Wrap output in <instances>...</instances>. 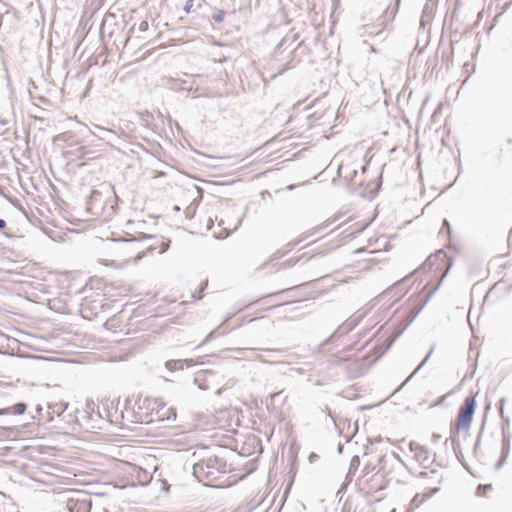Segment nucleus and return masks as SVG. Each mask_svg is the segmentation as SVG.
I'll return each mask as SVG.
<instances>
[{
    "label": "nucleus",
    "instance_id": "37998d69",
    "mask_svg": "<svg viewBox=\"0 0 512 512\" xmlns=\"http://www.w3.org/2000/svg\"><path fill=\"white\" fill-rule=\"evenodd\" d=\"M440 489L437 488V487H434V488H428L426 490V492L422 495V497H424V500L427 499V498H430L432 497L433 495H435L436 493H438Z\"/></svg>",
    "mask_w": 512,
    "mask_h": 512
},
{
    "label": "nucleus",
    "instance_id": "1a4fd4ad",
    "mask_svg": "<svg viewBox=\"0 0 512 512\" xmlns=\"http://www.w3.org/2000/svg\"><path fill=\"white\" fill-rule=\"evenodd\" d=\"M329 223L325 222L323 224H321L320 226H317L315 227L312 231L308 232V233H303L299 238L289 242L287 245H286V249L285 250H278L274 253L273 255V259H280L282 258L285 254L289 253L290 251H292L297 245H299L300 243H302L304 240L308 239L310 236L314 235L315 233L321 231L322 229H324L325 227L328 226Z\"/></svg>",
    "mask_w": 512,
    "mask_h": 512
},
{
    "label": "nucleus",
    "instance_id": "9d476101",
    "mask_svg": "<svg viewBox=\"0 0 512 512\" xmlns=\"http://www.w3.org/2000/svg\"><path fill=\"white\" fill-rule=\"evenodd\" d=\"M105 201L103 195L98 190H91L86 200V210L93 215H99L103 212Z\"/></svg>",
    "mask_w": 512,
    "mask_h": 512
},
{
    "label": "nucleus",
    "instance_id": "a19ab883",
    "mask_svg": "<svg viewBox=\"0 0 512 512\" xmlns=\"http://www.w3.org/2000/svg\"><path fill=\"white\" fill-rule=\"evenodd\" d=\"M500 418L502 421L501 428H502V434H503V433H506V428H508L510 425V418L506 415H501Z\"/></svg>",
    "mask_w": 512,
    "mask_h": 512
},
{
    "label": "nucleus",
    "instance_id": "e433bc0d",
    "mask_svg": "<svg viewBox=\"0 0 512 512\" xmlns=\"http://www.w3.org/2000/svg\"><path fill=\"white\" fill-rule=\"evenodd\" d=\"M507 458H508V455H505V454L501 453V455H500L498 461L496 462L494 468L496 470H500L505 465V463L507 461Z\"/></svg>",
    "mask_w": 512,
    "mask_h": 512
},
{
    "label": "nucleus",
    "instance_id": "4468645a",
    "mask_svg": "<svg viewBox=\"0 0 512 512\" xmlns=\"http://www.w3.org/2000/svg\"><path fill=\"white\" fill-rule=\"evenodd\" d=\"M212 370H203L194 377V384L201 390H208L210 388L207 376H213Z\"/></svg>",
    "mask_w": 512,
    "mask_h": 512
},
{
    "label": "nucleus",
    "instance_id": "e2e57ef3",
    "mask_svg": "<svg viewBox=\"0 0 512 512\" xmlns=\"http://www.w3.org/2000/svg\"><path fill=\"white\" fill-rule=\"evenodd\" d=\"M343 449H344L343 444L339 443V444L337 445V452H338V454H342Z\"/></svg>",
    "mask_w": 512,
    "mask_h": 512
},
{
    "label": "nucleus",
    "instance_id": "0e129e2a",
    "mask_svg": "<svg viewBox=\"0 0 512 512\" xmlns=\"http://www.w3.org/2000/svg\"><path fill=\"white\" fill-rule=\"evenodd\" d=\"M384 461H385V455H382V456H380V457H379V459H378V464H379V465H382V464L384 463Z\"/></svg>",
    "mask_w": 512,
    "mask_h": 512
},
{
    "label": "nucleus",
    "instance_id": "4be33fe9",
    "mask_svg": "<svg viewBox=\"0 0 512 512\" xmlns=\"http://www.w3.org/2000/svg\"><path fill=\"white\" fill-rule=\"evenodd\" d=\"M489 409H490V404H488L486 406V408H485V413H484V416H483V419H482V422H481V425H480V429H479V432H478V435H477V438H476V442H475V445H474V448H473V452L474 453H476L478 447L480 446L481 439H482L483 432H484L485 425H486V421H487V412H488Z\"/></svg>",
    "mask_w": 512,
    "mask_h": 512
},
{
    "label": "nucleus",
    "instance_id": "c85d7f7f",
    "mask_svg": "<svg viewBox=\"0 0 512 512\" xmlns=\"http://www.w3.org/2000/svg\"><path fill=\"white\" fill-rule=\"evenodd\" d=\"M357 176V169L352 168L350 169L347 174L344 176V181L346 182L348 188H352L354 183L353 179Z\"/></svg>",
    "mask_w": 512,
    "mask_h": 512
},
{
    "label": "nucleus",
    "instance_id": "f257e3e1",
    "mask_svg": "<svg viewBox=\"0 0 512 512\" xmlns=\"http://www.w3.org/2000/svg\"><path fill=\"white\" fill-rule=\"evenodd\" d=\"M228 472L226 459L217 453L202 456L192 466L193 476L205 486H219L216 481Z\"/></svg>",
    "mask_w": 512,
    "mask_h": 512
},
{
    "label": "nucleus",
    "instance_id": "39448f33",
    "mask_svg": "<svg viewBox=\"0 0 512 512\" xmlns=\"http://www.w3.org/2000/svg\"><path fill=\"white\" fill-rule=\"evenodd\" d=\"M114 409V412H117V407H111V409L107 406H103L100 408L99 405L95 404L93 400H87L86 401V408L83 411L75 410V413L78 415H81L85 421H93L95 420V417L97 419H106L110 422H113L112 420V410Z\"/></svg>",
    "mask_w": 512,
    "mask_h": 512
},
{
    "label": "nucleus",
    "instance_id": "79ce46f5",
    "mask_svg": "<svg viewBox=\"0 0 512 512\" xmlns=\"http://www.w3.org/2000/svg\"><path fill=\"white\" fill-rule=\"evenodd\" d=\"M382 185V174H380L377 178H376V187L373 191H371V198L375 197L379 190H380V187Z\"/></svg>",
    "mask_w": 512,
    "mask_h": 512
},
{
    "label": "nucleus",
    "instance_id": "ddd939ff",
    "mask_svg": "<svg viewBox=\"0 0 512 512\" xmlns=\"http://www.w3.org/2000/svg\"><path fill=\"white\" fill-rule=\"evenodd\" d=\"M362 29L364 30L365 34H368L370 36H376L381 39H384L387 36L386 30L382 25H378V22L363 25Z\"/></svg>",
    "mask_w": 512,
    "mask_h": 512
},
{
    "label": "nucleus",
    "instance_id": "f03ea898",
    "mask_svg": "<svg viewBox=\"0 0 512 512\" xmlns=\"http://www.w3.org/2000/svg\"><path fill=\"white\" fill-rule=\"evenodd\" d=\"M298 33L285 35L274 49L273 57L277 64V74H283L294 68L299 62V53H304L306 47L304 41H298Z\"/></svg>",
    "mask_w": 512,
    "mask_h": 512
},
{
    "label": "nucleus",
    "instance_id": "7ed1b4c3",
    "mask_svg": "<svg viewBox=\"0 0 512 512\" xmlns=\"http://www.w3.org/2000/svg\"><path fill=\"white\" fill-rule=\"evenodd\" d=\"M453 265V258L447 254V252L443 249L437 250L435 253H432L425 262L417 268L415 273L420 271H432L434 270V276L437 278V283L431 288V290L425 296V299L418 306L415 315H418L420 311L424 308L426 303L430 300L432 295L439 289L443 280L448 275L451 267Z\"/></svg>",
    "mask_w": 512,
    "mask_h": 512
},
{
    "label": "nucleus",
    "instance_id": "6e6d98bb",
    "mask_svg": "<svg viewBox=\"0 0 512 512\" xmlns=\"http://www.w3.org/2000/svg\"><path fill=\"white\" fill-rule=\"evenodd\" d=\"M35 411H36L37 414H39L41 416L43 414L42 413L43 412V407L40 404H38L36 406V408H35Z\"/></svg>",
    "mask_w": 512,
    "mask_h": 512
},
{
    "label": "nucleus",
    "instance_id": "09e8293b",
    "mask_svg": "<svg viewBox=\"0 0 512 512\" xmlns=\"http://www.w3.org/2000/svg\"><path fill=\"white\" fill-rule=\"evenodd\" d=\"M193 3H194V0H187L184 7H183V11L186 13V14H189L191 12V9L193 7Z\"/></svg>",
    "mask_w": 512,
    "mask_h": 512
},
{
    "label": "nucleus",
    "instance_id": "f704fd0d",
    "mask_svg": "<svg viewBox=\"0 0 512 512\" xmlns=\"http://www.w3.org/2000/svg\"><path fill=\"white\" fill-rule=\"evenodd\" d=\"M360 322L361 320L355 315L354 319H352L350 322H347V328L344 332L352 331L355 327L359 325Z\"/></svg>",
    "mask_w": 512,
    "mask_h": 512
},
{
    "label": "nucleus",
    "instance_id": "7c9ffc66",
    "mask_svg": "<svg viewBox=\"0 0 512 512\" xmlns=\"http://www.w3.org/2000/svg\"><path fill=\"white\" fill-rule=\"evenodd\" d=\"M66 417L68 418L67 423H68L69 425H75V424H77V425H79V426H82V420H84V419L82 418V416H81V415H80V417H79L78 415H75V416H74L72 413H69Z\"/></svg>",
    "mask_w": 512,
    "mask_h": 512
},
{
    "label": "nucleus",
    "instance_id": "9b49d317",
    "mask_svg": "<svg viewBox=\"0 0 512 512\" xmlns=\"http://www.w3.org/2000/svg\"><path fill=\"white\" fill-rule=\"evenodd\" d=\"M209 355L199 356L196 359H171L165 362V367L170 371L183 370L184 367L190 368L196 364H204V359Z\"/></svg>",
    "mask_w": 512,
    "mask_h": 512
},
{
    "label": "nucleus",
    "instance_id": "603ef678",
    "mask_svg": "<svg viewBox=\"0 0 512 512\" xmlns=\"http://www.w3.org/2000/svg\"><path fill=\"white\" fill-rule=\"evenodd\" d=\"M149 28V25H148V22L147 21H142L140 24H139V31L140 32H145L147 31Z\"/></svg>",
    "mask_w": 512,
    "mask_h": 512
},
{
    "label": "nucleus",
    "instance_id": "412c9836",
    "mask_svg": "<svg viewBox=\"0 0 512 512\" xmlns=\"http://www.w3.org/2000/svg\"><path fill=\"white\" fill-rule=\"evenodd\" d=\"M221 327H222V324H220L216 329L209 332L206 335V337L203 339V341L194 348V350L199 349L200 347L211 342L212 340L216 339L220 335H223L225 332H220Z\"/></svg>",
    "mask_w": 512,
    "mask_h": 512
},
{
    "label": "nucleus",
    "instance_id": "6ab92c4d",
    "mask_svg": "<svg viewBox=\"0 0 512 512\" xmlns=\"http://www.w3.org/2000/svg\"><path fill=\"white\" fill-rule=\"evenodd\" d=\"M451 444H452V449L458 459V461L466 468V470H469V467L468 465L466 464L465 460H464V456L461 452V447H460V440L459 438L457 437H451Z\"/></svg>",
    "mask_w": 512,
    "mask_h": 512
},
{
    "label": "nucleus",
    "instance_id": "aec40b11",
    "mask_svg": "<svg viewBox=\"0 0 512 512\" xmlns=\"http://www.w3.org/2000/svg\"><path fill=\"white\" fill-rule=\"evenodd\" d=\"M69 404L67 402L48 403L47 409L51 410L53 415L60 417L67 410Z\"/></svg>",
    "mask_w": 512,
    "mask_h": 512
},
{
    "label": "nucleus",
    "instance_id": "680f3d73",
    "mask_svg": "<svg viewBox=\"0 0 512 512\" xmlns=\"http://www.w3.org/2000/svg\"><path fill=\"white\" fill-rule=\"evenodd\" d=\"M344 168V165L343 164H340L337 168V176L340 178L341 177V172H342V169Z\"/></svg>",
    "mask_w": 512,
    "mask_h": 512
},
{
    "label": "nucleus",
    "instance_id": "8fccbe9b",
    "mask_svg": "<svg viewBox=\"0 0 512 512\" xmlns=\"http://www.w3.org/2000/svg\"><path fill=\"white\" fill-rule=\"evenodd\" d=\"M442 229H447V232L450 234L452 232V228H451V225L449 223V221L447 219H443V222H442Z\"/></svg>",
    "mask_w": 512,
    "mask_h": 512
},
{
    "label": "nucleus",
    "instance_id": "13d9d810",
    "mask_svg": "<svg viewBox=\"0 0 512 512\" xmlns=\"http://www.w3.org/2000/svg\"><path fill=\"white\" fill-rule=\"evenodd\" d=\"M247 211H248V206H246V207H245V211H244V213H243L242 217L238 220L237 225H236V228H237L238 226H240V225H241L242 218L246 215V212H247Z\"/></svg>",
    "mask_w": 512,
    "mask_h": 512
},
{
    "label": "nucleus",
    "instance_id": "b1692460",
    "mask_svg": "<svg viewBox=\"0 0 512 512\" xmlns=\"http://www.w3.org/2000/svg\"><path fill=\"white\" fill-rule=\"evenodd\" d=\"M360 465V458L358 455H354L350 460V465L348 468V472L346 475V480L351 481L352 476L355 475L356 471L358 470Z\"/></svg>",
    "mask_w": 512,
    "mask_h": 512
},
{
    "label": "nucleus",
    "instance_id": "49530a36",
    "mask_svg": "<svg viewBox=\"0 0 512 512\" xmlns=\"http://www.w3.org/2000/svg\"><path fill=\"white\" fill-rule=\"evenodd\" d=\"M370 309H371V307L362 308V309H360V310H358V311L356 312V316H357L360 320H362V319L367 315V313L369 312V310H370Z\"/></svg>",
    "mask_w": 512,
    "mask_h": 512
},
{
    "label": "nucleus",
    "instance_id": "69168bd1",
    "mask_svg": "<svg viewBox=\"0 0 512 512\" xmlns=\"http://www.w3.org/2000/svg\"><path fill=\"white\" fill-rule=\"evenodd\" d=\"M264 351L268 352V353H279L280 350L278 349H265Z\"/></svg>",
    "mask_w": 512,
    "mask_h": 512
},
{
    "label": "nucleus",
    "instance_id": "2eb2a0df",
    "mask_svg": "<svg viewBox=\"0 0 512 512\" xmlns=\"http://www.w3.org/2000/svg\"><path fill=\"white\" fill-rule=\"evenodd\" d=\"M410 449L412 452H414L415 458L417 459V461L423 463L428 460L429 453H428V450L424 446L412 441L410 443Z\"/></svg>",
    "mask_w": 512,
    "mask_h": 512
},
{
    "label": "nucleus",
    "instance_id": "f3484780",
    "mask_svg": "<svg viewBox=\"0 0 512 512\" xmlns=\"http://www.w3.org/2000/svg\"><path fill=\"white\" fill-rule=\"evenodd\" d=\"M157 414H158V420L167 421V422L175 421L176 417H177L176 409L172 408V407L171 408H167V409L162 407L157 412Z\"/></svg>",
    "mask_w": 512,
    "mask_h": 512
},
{
    "label": "nucleus",
    "instance_id": "5701e85b",
    "mask_svg": "<svg viewBox=\"0 0 512 512\" xmlns=\"http://www.w3.org/2000/svg\"><path fill=\"white\" fill-rule=\"evenodd\" d=\"M434 347L435 345L429 350V352L427 353V355L423 358V360L420 362V364L417 366V368L412 372V374L394 391L397 392V391H400V389L420 370L424 367V365L426 364V362L428 361V359L430 358V356L432 355L433 351H434Z\"/></svg>",
    "mask_w": 512,
    "mask_h": 512
},
{
    "label": "nucleus",
    "instance_id": "ea45409f",
    "mask_svg": "<svg viewBox=\"0 0 512 512\" xmlns=\"http://www.w3.org/2000/svg\"><path fill=\"white\" fill-rule=\"evenodd\" d=\"M506 401H507V399L505 397H502L499 399V401L497 403V410H498L499 416L505 415L504 407H505Z\"/></svg>",
    "mask_w": 512,
    "mask_h": 512
},
{
    "label": "nucleus",
    "instance_id": "a18cd8bd",
    "mask_svg": "<svg viewBox=\"0 0 512 512\" xmlns=\"http://www.w3.org/2000/svg\"><path fill=\"white\" fill-rule=\"evenodd\" d=\"M150 116H151V114L148 111H146L145 113H141L142 125L149 127L150 123H149L148 118Z\"/></svg>",
    "mask_w": 512,
    "mask_h": 512
},
{
    "label": "nucleus",
    "instance_id": "a878e982",
    "mask_svg": "<svg viewBox=\"0 0 512 512\" xmlns=\"http://www.w3.org/2000/svg\"><path fill=\"white\" fill-rule=\"evenodd\" d=\"M27 408V405L24 402H18L15 405L9 407L10 413L14 415H22Z\"/></svg>",
    "mask_w": 512,
    "mask_h": 512
},
{
    "label": "nucleus",
    "instance_id": "473e14b6",
    "mask_svg": "<svg viewBox=\"0 0 512 512\" xmlns=\"http://www.w3.org/2000/svg\"><path fill=\"white\" fill-rule=\"evenodd\" d=\"M424 497H422V495L420 494H416L413 499L411 500L410 502V506L415 509V508H418L420 507V505L424 502Z\"/></svg>",
    "mask_w": 512,
    "mask_h": 512
},
{
    "label": "nucleus",
    "instance_id": "bf43d9fd",
    "mask_svg": "<svg viewBox=\"0 0 512 512\" xmlns=\"http://www.w3.org/2000/svg\"><path fill=\"white\" fill-rule=\"evenodd\" d=\"M7 223L4 219L0 218V231L6 227Z\"/></svg>",
    "mask_w": 512,
    "mask_h": 512
},
{
    "label": "nucleus",
    "instance_id": "774afa93",
    "mask_svg": "<svg viewBox=\"0 0 512 512\" xmlns=\"http://www.w3.org/2000/svg\"><path fill=\"white\" fill-rule=\"evenodd\" d=\"M424 15H425V10L423 11V15H422V18H421V27L424 28L425 27V20H424Z\"/></svg>",
    "mask_w": 512,
    "mask_h": 512
},
{
    "label": "nucleus",
    "instance_id": "cd10ccee",
    "mask_svg": "<svg viewBox=\"0 0 512 512\" xmlns=\"http://www.w3.org/2000/svg\"><path fill=\"white\" fill-rule=\"evenodd\" d=\"M289 473L291 474V477H290L289 482L285 486V489H284V492H283V497H282V502H284L286 500V498L288 497V495H289V492H290L291 487H292L293 482H294V477H295L296 471H294L293 468H291Z\"/></svg>",
    "mask_w": 512,
    "mask_h": 512
},
{
    "label": "nucleus",
    "instance_id": "72a5a7b5",
    "mask_svg": "<svg viewBox=\"0 0 512 512\" xmlns=\"http://www.w3.org/2000/svg\"><path fill=\"white\" fill-rule=\"evenodd\" d=\"M492 484H479L476 488V495L477 496H484L486 491L491 489Z\"/></svg>",
    "mask_w": 512,
    "mask_h": 512
},
{
    "label": "nucleus",
    "instance_id": "c756f323",
    "mask_svg": "<svg viewBox=\"0 0 512 512\" xmlns=\"http://www.w3.org/2000/svg\"><path fill=\"white\" fill-rule=\"evenodd\" d=\"M307 255V253H303L301 256L299 257H296V258H290L288 260H286L285 262H283L281 264L282 267L284 268H287V267H292L294 265H296L300 260H302L303 258H305Z\"/></svg>",
    "mask_w": 512,
    "mask_h": 512
},
{
    "label": "nucleus",
    "instance_id": "3c124183",
    "mask_svg": "<svg viewBox=\"0 0 512 512\" xmlns=\"http://www.w3.org/2000/svg\"><path fill=\"white\" fill-rule=\"evenodd\" d=\"M376 469V466H373L371 464H366L363 468V472L365 474H369L370 472H373Z\"/></svg>",
    "mask_w": 512,
    "mask_h": 512
},
{
    "label": "nucleus",
    "instance_id": "20e7f679",
    "mask_svg": "<svg viewBox=\"0 0 512 512\" xmlns=\"http://www.w3.org/2000/svg\"><path fill=\"white\" fill-rule=\"evenodd\" d=\"M478 392L470 391L461 404L456 421L451 424V433H458L460 430L468 429L473 421L477 407Z\"/></svg>",
    "mask_w": 512,
    "mask_h": 512
},
{
    "label": "nucleus",
    "instance_id": "dca6fc26",
    "mask_svg": "<svg viewBox=\"0 0 512 512\" xmlns=\"http://www.w3.org/2000/svg\"><path fill=\"white\" fill-rule=\"evenodd\" d=\"M346 328H347V322L340 324L329 337H327L320 343V347H325V346L331 344L335 339L348 334L349 332H344L346 330Z\"/></svg>",
    "mask_w": 512,
    "mask_h": 512
},
{
    "label": "nucleus",
    "instance_id": "a211bd4d",
    "mask_svg": "<svg viewBox=\"0 0 512 512\" xmlns=\"http://www.w3.org/2000/svg\"><path fill=\"white\" fill-rule=\"evenodd\" d=\"M170 244H171V240L170 239H161L159 246H156L154 244L146 246L144 254L152 253L157 248H159V254H163L164 252H166L169 249Z\"/></svg>",
    "mask_w": 512,
    "mask_h": 512
},
{
    "label": "nucleus",
    "instance_id": "2f4dec72",
    "mask_svg": "<svg viewBox=\"0 0 512 512\" xmlns=\"http://www.w3.org/2000/svg\"><path fill=\"white\" fill-rule=\"evenodd\" d=\"M225 17V11L221 9H217L215 13L212 15L211 20H213L216 23L223 22Z\"/></svg>",
    "mask_w": 512,
    "mask_h": 512
},
{
    "label": "nucleus",
    "instance_id": "5fc2aeb1",
    "mask_svg": "<svg viewBox=\"0 0 512 512\" xmlns=\"http://www.w3.org/2000/svg\"><path fill=\"white\" fill-rule=\"evenodd\" d=\"M324 412H325V414H326L328 417H330V418H332V419H333V414H332V411L330 410V408H329V407H327V406H326V407H325V409H324Z\"/></svg>",
    "mask_w": 512,
    "mask_h": 512
},
{
    "label": "nucleus",
    "instance_id": "423d86ee",
    "mask_svg": "<svg viewBox=\"0 0 512 512\" xmlns=\"http://www.w3.org/2000/svg\"><path fill=\"white\" fill-rule=\"evenodd\" d=\"M91 506V497L80 491H71L65 502V509L68 512H90Z\"/></svg>",
    "mask_w": 512,
    "mask_h": 512
},
{
    "label": "nucleus",
    "instance_id": "4c0bfd02",
    "mask_svg": "<svg viewBox=\"0 0 512 512\" xmlns=\"http://www.w3.org/2000/svg\"><path fill=\"white\" fill-rule=\"evenodd\" d=\"M441 57H442V61L446 62V65L448 66L449 62L452 61L453 50L443 51Z\"/></svg>",
    "mask_w": 512,
    "mask_h": 512
},
{
    "label": "nucleus",
    "instance_id": "bb28decb",
    "mask_svg": "<svg viewBox=\"0 0 512 512\" xmlns=\"http://www.w3.org/2000/svg\"><path fill=\"white\" fill-rule=\"evenodd\" d=\"M510 447H511L510 437H509V435L507 433H503V435H502V449H501V453L509 456Z\"/></svg>",
    "mask_w": 512,
    "mask_h": 512
},
{
    "label": "nucleus",
    "instance_id": "c03bdc74",
    "mask_svg": "<svg viewBox=\"0 0 512 512\" xmlns=\"http://www.w3.org/2000/svg\"><path fill=\"white\" fill-rule=\"evenodd\" d=\"M40 419H44L46 422H52L54 420V415L52 414L51 410L46 411L45 414H42Z\"/></svg>",
    "mask_w": 512,
    "mask_h": 512
},
{
    "label": "nucleus",
    "instance_id": "6e6552de",
    "mask_svg": "<svg viewBox=\"0 0 512 512\" xmlns=\"http://www.w3.org/2000/svg\"><path fill=\"white\" fill-rule=\"evenodd\" d=\"M417 308L418 307L415 308L410 320L403 327H398L382 344L376 347L375 352L373 354V358L371 360L372 363L376 362L379 358H381L386 353V351L392 346L394 341L403 334L406 328L412 323L414 318L417 316L415 315Z\"/></svg>",
    "mask_w": 512,
    "mask_h": 512
},
{
    "label": "nucleus",
    "instance_id": "4d7b16f0",
    "mask_svg": "<svg viewBox=\"0 0 512 512\" xmlns=\"http://www.w3.org/2000/svg\"><path fill=\"white\" fill-rule=\"evenodd\" d=\"M441 436L439 434L433 433L432 435V441L434 443L438 442L440 440Z\"/></svg>",
    "mask_w": 512,
    "mask_h": 512
},
{
    "label": "nucleus",
    "instance_id": "864d4df0",
    "mask_svg": "<svg viewBox=\"0 0 512 512\" xmlns=\"http://www.w3.org/2000/svg\"><path fill=\"white\" fill-rule=\"evenodd\" d=\"M283 394V390L272 393L270 395L272 401H276Z\"/></svg>",
    "mask_w": 512,
    "mask_h": 512
},
{
    "label": "nucleus",
    "instance_id": "0eeeda50",
    "mask_svg": "<svg viewBox=\"0 0 512 512\" xmlns=\"http://www.w3.org/2000/svg\"><path fill=\"white\" fill-rule=\"evenodd\" d=\"M417 308L418 307L415 308L410 320L403 327H398L382 344L376 347L375 352L373 354V358L371 360L372 363L376 362L379 358H381L386 353V351L392 346L394 341L403 334L406 328L412 323L414 318L417 316L415 315Z\"/></svg>",
    "mask_w": 512,
    "mask_h": 512
},
{
    "label": "nucleus",
    "instance_id": "58836bf2",
    "mask_svg": "<svg viewBox=\"0 0 512 512\" xmlns=\"http://www.w3.org/2000/svg\"><path fill=\"white\" fill-rule=\"evenodd\" d=\"M400 285H401V282L394 283L393 286L390 287L389 289H387L386 291H384L381 296L382 297H387V296H389L392 293L396 294L397 293L396 290L400 287Z\"/></svg>",
    "mask_w": 512,
    "mask_h": 512
},
{
    "label": "nucleus",
    "instance_id": "f8f14e48",
    "mask_svg": "<svg viewBox=\"0 0 512 512\" xmlns=\"http://www.w3.org/2000/svg\"><path fill=\"white\" fill-rule=\"evenodd\" d=\"M398 6V3H396L394 6H388L383 15L378 18V25H382L386 31L390 30V23L395 18V15L398 11Z\"/></svg>",
    "mask_w": 512,
    "mask_h": 512
},
{
    "label": "nucleus",
    "instance_id": "393cba45",
    "mask_svg": "<svg viewBox=\"0 0 512 512\" xmlns=\"http://www.w3.org/2000/svg\"><path fill=\"white\" fill-rule=\"evenodd\" d=\"M156 236L152 234L140 233L138 238L131 239H116V242H134V241H142V240H152Z\"/></svg>",
    "mask_w": 512,
    "mask_h": 512
},
{
    "label": "nucleus",
    "instance_id": "de8ad7c7",
    "mask_svg": "<svg viewBox=\"0 0 512 512\" xmlns=\"http://www.w3.org/2000/svg\"><path fill=\"white\" fill-rule=\"evenodd\" d=\"M230 234H231V232L225 228V229L223 230V233H220V234H214V237H215L217 240H222V239L227 238Z\"/></svg>",
    "mask_w": 512,
    "mask_h": 512
},
{
    "label": "nucleus",
    "instance_id": "338daca9",
    "mask_svg": "<svg viewBox=\"0 0 512 512\" xmlns=\"http://www.w3.org/2000/svg\"><path fill=\"white\" fill-rule=\"evenodd\" d=\"M368 170V164H364L362 167H361V171H362V174L366 173V171Z\"/></svg>",
    "mask_w": 512,
    "mask_h": 512
},
{
    "label": "nucleus",
    "instance_id": "052dcab7",
    "mask_svg": "<svg viewBox=\"0 0 512 512\" xmlns=\"http://www.w3.org/2000/svg\"><path fill=\"white\" fill-rule=\"evenodd\" d=\"M135 421L134 422H143L142 416L138 413H134Z\"/></svg>",
    "mask_w": 512,
    "mask_h": 512
},
{
    "label": "nucleus",
    "instance_id": "c9c22d12",
    "mask_svg": "<svg viewBox=\"0 0 512 512\" xmlns=\"http://www.w3.org/2000/svg\"><path fill=\"white\" fill-rule=\"evenodd\" d=\"M196 209H197V205H189L186 209H185V215H186V218L187 219H192L195 215V212H196Z\"/></svg>",
    "mask_w": 512,
    "mask_h": 512
}]
</instances>
